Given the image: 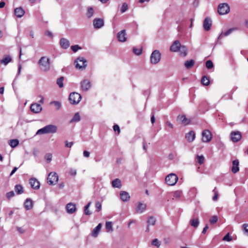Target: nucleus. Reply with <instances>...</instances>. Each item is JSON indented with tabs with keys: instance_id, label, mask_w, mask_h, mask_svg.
I'll list each match as a JSON object with an SVG mask.
<instances>
[{
	"instance_id": "69168bd1",
	"label": "nucleus",
	"mask_w": 248,
	"mask_h": 248,
	"mask_svg": "<svg viewBox=\"0 0 248 248\" xmlns=\"http://www.w3.org/2000/svg\"><path fill=\"white\" fill-rule=\"evenodd\" d=\"M83 155L86 157H88L90 156V153L88 151H84L83 152Z\"/></svg>"
},
{
	"instance_id": "c9c22d12",
	"label": "nucleus",
	"mask_w": 248,
	"mask_h": 248,
	"mask_svg": "<svg viewBox=\"0 0 248 248\" xmlns=\"http://www.w3.org/2000/svg\"><path fill=\"white\" fill-rule=\"evenodd\" d=\"M179 50L181 55L186 56L187 55V49L185 46H181Z\"/></svg>"
},
{
	"instance_id": "5701e85b",
	"label": "nucleus",
	"mask_w": 248,
	"mask_h": 248,
	"mask_svg": "<svg viewBox=\"0 0 248 248\" xmlns=\"http://www.w3.org/2000/svg\"><path fill=\"white\" fill-rule=\"evenodd\" d=\"M15 14L17 17H21L25 14V11L21 7L16 8L15 9Z\"/></svg>"
},
{
	"instance_id": "a19ab883",
	"label": "nucleus",
	"mask_w": 248,
	"mask_h": 248,
	"mask_svg": "<svg viewBox=\"0 0 248 248\" xmlns=\"http://www.w3.org/2000/svg\"><path fill=\"white\" fill-rule=\"evenodd\" d=\"M80 117L79 115V114L78 113H76L72 119L71 121V122H78L80 121Z\"/></svg>"
},
{
	"instance_id": "b1692460",
	"label": "nucleus",
	"mask_w": 248,
	"mask_h": 248,
	"mask_svg": "<svg viewBox=\"0 0 248 248\" xmlns=\"http://www.w3.org/2000/svg\"><path fill=\"white\" fill-rule=\"evenodd\" d=\"M121 199L123 202H127L130 199V196L128 192L122 191L120 194Z\"/></svg>"
},
{
	"instance_id": "0e129e2a",
	"label": "nucleus",
	"mask_w": 248,
	"mask_h": 248,
	"mask_svg": "<svg viewBox=\"0 0 248 248\" xmlns=\"http://www.w3.org/2000/svg\"><path fill=\"white\" fill-rule=\"evenodd\" d=\"M166 125L168 126L170 128H173V124L170 123V121H167L166 122Z\"/></svg>"
},
{
	"instance_id": "a211bd4d",
	"label": "nucleus",
	"mask_w": 248,
	"mask_h": 248,
	"mask_svg": "<svg viewBox=\"0 0 248 248\" xmlns=\"http://www.w3.org/2000/svg\"><path fill=\"white\" fill-rule=\"evenodd\" d=\"M181 45L178 41H175L172 44L170 47V50L172 52H177L179 51L181 47Z\"/></svg>"
},
{
	"instance_id": "1a4fd4ad",
	"label": "nucleus",
	"mask_w": 248,
	"mask_h": 248,
	"mask_svg": "<svg viewBox=\"0 0 248 248\" xmlns=\"http://www.w3.org/2000/svg\"><path fill=\"white\" fill-rule=\"evenodd\" d=\"M212 138L211 132L209 130H204L202 132V141L203 142H209Z\"/></svg>"
},
{
	"instance_id": "473e14b6",
	"label": "nucleus",
	"mask_w": 248,
	"mask_h": 248,
	"mask_svg": "<svg viewBox=\"0 0 248 248\" xmlns=\"http://www.w3.org/2000/svg\"><path fill=\"white\" fill-rule=\"evenodd\" d=\"M15 190L17 194H21L23 193V188L20 185H16L15 186Z\"/></svg>"
},
{
	"instance_id": "39448f33",
	"label": "nucleus",
	"mask_w": 248,
	"mask_h": 248,
	"mask_svg": "<svg viewBox=\"0 0 248 248\" xmlns=\"http://www.w3.org/2000/svg\"><path fill=\"white\" fill-rule=\"evenodd\" d=\"M230 8L228 4L222 3L219 4L218 6V13L220 15H226L229 13Z\"/></svg>"
},
{
	"instance_id": "58836bf2",
	"label": "nucleus",
	"mask_w": 248,
	"mask_h": 248,
	"mask_svg": "<svg viewBox=\"0 0 248 248\" xmlns=\"http://www.w3.org/2000/svg\"><path fill=\"white\" fill-rule=\"evenodd\" d=\"M155 223V219L153 217H149L147 221L148 226L150 225H154Z\"/></svg>"
},
{
	"instance_id": "5fc2aeb1",
	"label": "nucleus",
	"mask_w": 248,
	"mask_h": 248,
	"mask_svg": "<svg viewBox=\"0 0 248 248\" xmlns=\"http://www.w3.org/2000/svg\"><path fill=\"white\" fill-rule=\"evenodd\" d=\"M51 104H54L57 110L59 109L61 107V103L58 101H53L51 102Z\"/></svg>"
},
{
	"instance_id": "8fccbe9b",
	"label": "nucleus",
	"mask_w": 248,
	"mask_h": 248,
	"mask_svg": "<svg viewBox=\"0 0 248 248\" xmlns=\"http://www.w3.org/2000/svg\"><path fill=\"white\" fill-rule=\"evenodd\" d=\"M197 159H198V162L200 164H202L204 162V156L203 155H198L197 156Z\"/></svg>"
},
{
	"instance_id": "774afa93",
	"label": "nucleus",
	"mask_w": 248,
	"mask_h": 248,
	"mask_svg": "<svg viewBox=\"0 0 248 248\" xmlns=\"http://www.w3.org/2000/svg\"><path fill=\"white\" fill-rule=\"evenodd\" d=\"M84 212H85V214L87 215H90L91 214V212L89 210V209H86V208H85L84 209Z\"/></svg>"
},
{
	"instance_id": "f8f14e48",
	"label": "nucleus",
	"mask_w": 248,
	"mask_h": 248,
	"mask_svg": "<svg viewBox=\"0 0 248 248\" xmlns=\"http://www.w3.org/2000/svg\"><path fill=\"white\" fill-rule=\"evenodd\" d=\"M231 140L233 142L238 141L242 137L241 134L239 131H232L231 133Z\"/></svg>"
},
{
	"instance_id": "f03ea898",
	"label": "nucleus",
	"mask_w": 248,
	"mask_h": 248,
	"mask_svg": "<svg viewBox=\"0 0 248 248\" xmlns=\"http://www.w3.org/2000/svg\"><path fill=\"white\" fill-rule=\"evenodd\" d=\"M57 131V126L53 124H48L46 126L39 129L37 132V135H41L48 133H55Z\"/></svg>"
},
{
	"instance_id": "f257e3e1",
	"label": "nucleus",
	"mask_w": 248,
	"mask_h": 248,
	"mask_svg": "<svg viewBox=\"0 0 248 248\" xmlns=\"http://www.w3.org/2000/svg\"><path fill=\"white\" fill-rule=\"evenodd\" d=\"M40 69L44 72H47L50 69V62L49 58L42 57L38 62Z\"/></svg>"
},
{
	"instance_id": "72a5a7b5",
	"label": "nucleus",
	"mask_w": 248,
	"mask_h": 248,
	"mask_svg": "<svg viewBox=\"0 0 248 248\" xmlns=\"http://www.w3.org/2000/svg\"><path fill=\"white\" fill-rule=\"evenodd\" d=\"M19 144V141L18 140L14 139L11 140L9 141V144L12 148L16 147Z\"/></svg>"
},
{
	"instance_id": "de8ad7c7",
	"label": "nucleus",
	"mask_w": 248,
	"mask_h": 248,
	"mask_svg": "<svg viewBox=\"0 0 248 248\" xmlns=\"http://www.w3.org/2000/svg\"><path fill=\"white\" fill-rule=\"evenodd\" d=\"M224 241H231L232 240V237L230 235L229 233H228L225 236H224L222 239Z\"/></svg>"
},
{
	"instance_id": "423d86ee",
	"label": "nucleus",
	"mask_w": 248,
	"mask_h": 248,
	"mask_svg": "<svg viewBox=\"0 0 248 248\" xmlns=\"http://www.w3.org/2000/svg\"><path fill=\"white\" fill-rule=\"evenodd\" d=\"M178 180L177 176L174 173H170L165 178L166 183L168 185L171 186L175 185Z\"/></svg>"
},
{
	"instance_id": "4d7b16f0",
	"label": "nucleus",
	"mask_w": 248,
	"mask_h": 248,
	"mask_svg": "<svg viewBox=\"0 0 248 248\" xmlns=\"http://www.w3.org/2000/svg\"><path fill=\"white\" fill-rule=\"evenodd\" d=\"M71 49L75 52H77L78 49L81 48L78 45L72 46L71 47Z\"/></svg>"
},
{
	"instance_id": "49530a36",
	"label": "nucleus",
	"mask_w": 248,
	"mask_h": 248,
	"mask_svg": "<svg viewBox=\"0 0 248 248\" xmlns=\"http://www.w3.org/2000/svg\"><path fill=\"white\" fill-rule=\"evenodd\" d=\"M182 195V192L180 191H176L173 192V197L174 198L178 199Z\"/></svg>"
},
{
	"instance_id": "393cba45",
	"label": "nucleus",
	"mask_w": 248,
	"mask_h": 248,
	"mask_svg": "<svg viewBox=\"0 0 248 248\" xmlns=\"http://www.w3.org/2000/svg\"><path fill=\"white\" fill-rule=\"evenodd\" d=\"M195 138V133L193 131H189L186 135V139L188 142H192L194 140Z\"/></svg>"
},
{
	"instance_id": "6e6552de",
	"label": "nucleus",
	"mask_w": 248,
	"mask_h": 248,
	"mask_svg": "<svg viewBox=\"0 0 248 248\" xmlns=\"http://www.w3.org/2000/svg\"><path fill=\"white\" fill-rule=\"evenodd\" d=\"M59 177L55 172H51L47 177V183L50 185H55L58 181Z\"/></svg>"
},
{
	"instance_id": "ea45409f",
	"label": "nucleus",
	"mask_w": 248,
	"mask_h": 248,
	"mask_svg": "<svg viewBox=\"0 0 248 248\" xmlns=\"http://www.w3.org/2000/svg\"><path fill=\"white\" fill-rule=\"evenodd\" d=\"M63 80H64V78L63 77H61L57 79V83L60 88H62L63 87Z\"/></svg>"
},
{
	"instance_id": "c756f323",
	"label": "nucleus",
	"mask_w": 248,
	"mask_h": 248,
	"mask_svg": "<svg viewBox=\"0 0 248 248\" xmlns=\"http://www.w3.org/2000/svg\"><path fill=\"white\" fill-rule=\"evenodd\" d=\"M237 30V28H232L230 29H229L227 31L222 33L219 36V38H220L221 36L224 35L225 36H227L229 35H230L231 33H232L233 31H236Z\"/></svg>"
},
{
	"instance_id": "e2e57ef3",
	"label": "nucleus",
	"mask_w": 248,
	"mask_h": 248,
	"mask_svg": "<svg viewBox=\"0 0 248 248\" xmlns=\"http://www.w3.org/2000/svg\"><path fill=\"white\" fill-rule=\"evenodd\" d=\"M73 142H68V141H66V144H65V146L66 147H71L73 145Z\"/></svg>"
},
{
	"instance_id": "c03bdc74",
	"label": "nucleus",
	"mask_w": 248,
	"mask_h": 248,
	"mask_svg": "<svg viewBox=\"0 0 248 248\" xmlns=\"http://www.w3.org/2000/svg\"><path fill=\"white\" fill-rule=\"evenodd\" d=\"M218 220V217L217 216H213L210 219V222L211 224H215L217 222Z\"/></svg>"
},
{
	"instance_id": "338daca9",
	"label": "nucleus",
	"mask_w": 248,
	"mask_h": 248,
	"mask_svg": "<svg viewBox=\"0 0 248 248\" xmlns=\"http://www.w3.org/2000/svg\"><path fill=\"white\" fill-rule=\"evenodd\" d=\"M208 228H209L208 225H206V226H205V227L203 228V229L202 230V233L203 234H205L207 230L208 229Z\"/></svg>"
},
{
	"instance_id": "680f3d73",
	"label": "nucleus",
	"mask_w": 248,
	"mask_h": 248,
	"mask_svg": "<svg viewBox=\"0 0 248 248\" xmlns=\"http://www.w3.org/2000/svg\"><path fill=\"white\" fill-rule=\"evenodd\" d=\"M45 35L46 36H47L50 37V38H52L53 36L52 33L49 31H46L45 32Z\"/></svg>"
},
{
	"instance_id": "2eb2a0df",
	"label": "nucleus",
	"mask_w": 248,
	"mask_h": 248,
	"mask_svg": "<svg viewBox=\"0 0 248 248\" xmlns=\"http://www.w3.org/2000/svg\"><path fill=\"white\" fill-rule=\"evenodd\" d=\"M66 209L69 214H72L76 211V205L73 203L70 202L66 205Z\"/></svg>"
},
{
	"instance_id": "e433bc0d",
	"label": "nucleus",
	"mask_w": 248,
	"mask_h": 248,
	"mask_svg": "<svg viewBox=\"0 0 248 248\" xmlns=\"http://www.w3.org/2000/svg\"><path fill=\"white\" fill-rule=\"evenodd\" d=\"M94 14V10L93 8L90 7L88 9L86 15L88 18H91L93 16V15Z\"/></svg>"
},
{
	"instance_id": "3c124183",
	"label": "nucleus",
	"mask_w": 248,
	"mask_h": 248,
	"mask_svg": "<svg viewBox=\"0 0 248 248\" xmlns=\"http://www.w3.org/2000/svg\"><path fill=\"white\" fill-rule=\"evenodd\" d=\"M95 207L96 208V211L97 212H99L102 209V205L101 203L99 202H97L95 203Z\"/></svg>"
},
{
	"instance_id": "20e7f679",
	"label": "nucleus",
	"mask_w": 248,
	"mask_h": 248,
	"mask_svg": "<svg viewBox=\"0 0 248 248\" xmlns=\"http://www.w3.org/2000/svg\"><path fill=\"white\" fill-rule=\"evenodd\" d=\"M81 99V95L76 92L72 93L70 94L69 100L71 104L75 105L78 104L80 101Z\"/></svg>"
},
{
	"instance_id": "bb28decb",
	"label": "nucleus",
	"mask_w": 248,
	"mask_h": 248,
	"mask_svg": "<svg viewBox=\"0 0 248 248\" xmlns=\"http://www.w3.org/2000/svg\"><path fill=\"white\" fill-rule=\"evenodd\" d=\"M24 206L26 210H29L33 207L32 201L30 199H27L24 202Z\"/></svg>"
},
{
	"instance_id": "13d9d810",
	"label": "nucleus",
	"mask_w": 248,
	"mask_h": 248,
	"mask_svg": "<svg viewBox=\"0 0 248 248\" xmlns=\"http://www.w3.org/2000/svg\"><path fill=\"white\" fill-rule=\"evenodd\" d=\"M242 227L243 228L245 233L248 234V224H244L242 225Z\"/></svg>"
},
{
	"instance_id": "4468645a",
	"label": "nucleus",
	"mask_w": 248,
	"mask_h": 248,
	"mask_svg": "<svg viewBox=\"0 0 248 248\" xmlns=\"http://www.w3.org/2000/svg\"><path fill=\"white\" fill-rule=\"evenodd\" d=\"M80 85L81 89L83 91H87L91 87L90 82L87 79H85L82 81L80 83Z\"/></svg>"
},
{
	"instance_id": "6ab92c4d",
	"label": "nucleus",
	"mask_w": 248,
	"mask_h": 248,
	"mask_svg": "<svg viewBox=\"0 0 248 248\" xmlns=\"http://www.w3.org/2000/svg\"><path fill=\"white\" fill-rule=\"evenodd\" d=\"M146 208V204L140 202L138 203V206L136 208V211L137 213H142L143 212Z\"/></svg>"
},
{
	"instance_id": "7ed1b4c3",
	"label": "nucleus",
	"mask_w": 248,
	"mask_h": 248,
	"mask_svg": "<svg viewBox=\"0 0 248 248\" xmlns=\"http://www.w3.org/2000/svg\"><path fill=\"white\" fill-rule=\"evenodd\" d=\"M161 58V54L159 50H154L151 55L150 62L153 64H156L159 62Z\"/></svg>"
},
{
	"instance_id": "dca6fc26",
	"label": "nucleus",
	"mask_w": 248,
	"mask_h": 248,
	"mask_svg": "<svg viewBox=\"0 0 248 248\" xmlns=\"http://www.w3.org/2000/svg\"><path fill=\"white\" fill-rule=\"evenodd\" d=\"M203 26L205 31H209L212 26V21L211 19L208 17L205 18L203 21Z\"/></svg>"
},
{
	"instance_id": "9d476101",
	"label": "nucleus",
	"mask_w": 248,
	"mask_h": 248,
	"mask_svg": "<svg viewBox=\"0 0 248 248\" xmlns=\"http://www.w3.org/2000/svg\"><path fill=\"white\" fill-rule=\"evenodd\" d=\"M104 25V21L102 18H96L93 20V27L96 29H99Z\"/></svg>"
},
{
	"instance_id": "aec40b11",
	"label": "nucleus",
	"mask_w": 248,
	"mask_h": 248,
	"mask_svg": "<svg viewBox=\"0 0 248 248\" xmlns=\"http://www.w3.org/2000/svg\"><path fill=\"white\" fill-rule=\"evenodd\" d=\"M232 171L233 173H235L237 172L239 170V161L238 160H234L232 162Z\"/></svg>"
},
{
	"instance_id": "c85d7f7f",
	"label": "nucleus",
	"mask_w": 248,
	"mask_h": 248,
	"mask_svg": "<svg viewBox=\"0 0 248 248\" xmlns=\"http://www.w3.org/2000/svg\"><path fill=\"white\" fill-rule=\"evenodd\" d=\"M190 225L195 227L197 228L199 226V220L198 218L197 217H193L190 220Z\"/></svg>"
},
{
	"instance_id": "603ef678",
	"label": "nucleus",
	"mask_w": 248,
	"mask_h": 248,
	"mask_svg": "<svg viewBox=\"0 0 248 248\" xmlns=\"http://www.w3.org/2000/svg\"><path fill=\"white\" fill-rule=\"evenodd\" d=\"M52 155L51 154H47L46 155L45 158L46 160L48 162H50L52 160Z\"/></svg>"
},
{
	"instance_id": "a18cd8bd",
	"label": "nucleus",
	"mask_w": 248,
	"mask_h": 248,
	"mask_svg": "<svg viewBox=\"0 0 248 248\" xmlns=\"http://www.w3.org/2000/svg\"><path fill=\"white\" fill-rule=\"evenodd\" d=\"M152 245L153 246H156L157 248H158L160 246V243L157 239H155L152 241Z\"/></svg>"
},
{
	"instance_id": "864d4df0",
	"label": "nucleus",
	"mask_w": 248,
	"mask_h": 248,
	"mask_svg": "<svg viewBox=\"0 0 248 248\" xmlns=\"http://www.w3.org/2000/svg\"><path fill=\"white\" fill-rule=\"evenodd\" d=\"M216 188H215L213 190V192L214 193V196L213 197V200L214 201H216L218 199V193L217 192L216 190Z\"/></svg>"
},
{
	"instance_id": "6e6d98bb",
	"label": "nucleus",
	"mask_w": 248,
	"mask_h": 248,
	"mask_svg": "<svg viewBox=\"0 0 248 248\" xmlns=\"http://www.w3.org/2000/svg\"><path fill=\"white\" fill-rule=\"evenodd\" d=\"M15 196V193L13 191H10L6 193V197L8 199H10L11 198Z\"/></svg>"
},
{
	"instance_id": "4be33fe9",
	"label": "nucleus",
	"mask_w": 248,
	"mask_h": 248,
	"mask_svg": "<svg viewBox=\"0 0 248 248\" xmlns=\"http://www.w3.org/2000/svg\"><path fill=\"white\" fill-rule=\"evenodd\" d=\"M102 227V224L99 223L98 225L93 229L92 232V235L94 237H96L98 235Z\"/></svg>"
},
{
	"instance_id": "4c0bfd02",
	"label": "nucleus",
	"mask_w": 248,
	"mask_h": 248,
	"mask_svg": "<svg viewBox=\"0 0 248 248\" xmlns=\"http://www.w3.org/2000/svg\"><path fill=\"white\" fill-rule=\"evenodd\" d=\"M202 83L203 85L207 86L209 84L210 81L207 77L204 76L202 79Z\"/></svg>"
},
{
	"instance_id": "0eeeda50",
	"label": "nucleus",
	"mask_w": 248,
	"mask_h": 248,
	"mask_svg": "<svg viewBox=\"0 0 248 248\" xmlns=\"http://www.w3.org/2000/svg\"><path fill=\"white\" fill-rule=\"evenodd\" d=\"M75 64L77 68L83 70L87 66V61L83 57H79L75 61Z\"/></svg>"
},
{
	"instance_id": "7c9ffc66",
	"label": "nucleus",
	"mask_w": 248,
	"mask_h": 248,
	"mask_svg": "<svg viewBox=\"0 0 248 248\" xmlns=\"http://www.w3.org/2000/svg\"><path fill=\"white\" fill-rule=\"evenodd\" d=\"M194 60H190L186 61L184 64L186 69H190L194 65Z\"/></svg>"
},
{
	"instance_id": "f704fd0d",
	"label": "nucleus",
	"mask_w": 248,
	"mask_h": 248,
	"mask_svg": "<svg viewBox=\"0 0 248 248\" xmlns=\"http://www.w3.org/2000/svg\"><path fill=\"white\" fill-rule=\"evenodd\" d=\"M106 228L108 232H111L113 231L112 223L110 221H107L106 223Z\"/></svg>"
},
{
	"instance_id": "bf43d9fd",
	"label": "nucleus",
	"mask_w": 248,
	"mask_h": 248,
	"mask_svg": "<svg viewBox=\"0 0 248 248\" xmlns=\"http://www.w3.org/2000/svg\"><path fill=\"white\" fill-rule=\"evenodd\" d=\"M113 130L115 131H118V134L120 132V129L119 125L115 124L113 126Z\"/></svg>"
},
{
	"instance_id": "79ce46f5",
	"label": "nucleus",
	"mask_w": 248,
	"mask_h": 248,
	"mask_svg": "<svg viewBox=\"0 0 248 248\" xmlns=\"http://www.w3.org/2000/svg\"><path fill=\"white\" fill-rule=\"evenodd\" d=\"M128 9V5L126 3L124 2L123 3L121 8V11L122 13H124L127 11Z\"/></svg>"
},
{
	"instance_id": "412c9836",
	"label": "nucleus",
	"mask_w": 248,
	"mask_h": 248,
	"mask_svg": "<svg viewBox=\"0 0 248 248\" xmlns=\"http://www.w3.org/2000/svg\"><path fill=\"white\" fill-rule=\"evenodd\" d=\"M177 121L185 124V125H186L187 124H188L189 123V120H188L186 117L185 115H179L178 117H177Z\"/></svg>"
},
{
	"instance_id": "a878e982",
	"label": "nucleus",
	"mask_w": 248,
	"mask_h": 248,
	"mask_svg": "<svg viewBox=\"0 0 248 248\" xmlns=\"http://www.w3.org/2000/svg\"><path fill=\"white\" fill-rule=\"evenodd\" d=\"M60 44L62 47L64 49L67 48L70 46L69 41L65 38H62L61 39Z\"/></svg>"
},
{
	"instance_id": "37998d69",
	"label": "nucleus",
	"mask_w": 248,
	"mask_h": 248,
	"mask_svg": "<svg viewBox=\"0 0 248 248\" xmlns=\"http://www.w3.org/2000/svg\"><path fill=\"white\" fill-rule=\"evenodd\" d=\"M133 52L137 55H140L142 53V49L141 48H137L136 47L133 48Z\"/></svg>"
},
{
	"instance_id": "ddd939ff",
	"label": "nucleus",
	"mask_w": 248,
	"mask_h": 248,
	"mask_svg": "<svg viewBox=\"0 0 248 248\" xmlns=\"http://www.w3.org/2000/svg\"><path fill=\"white\" fill-rule=\"evenodd\" d=\"M30 108L31 111L35 113L40 112L42 109V108L41 105L38 103H34L31 104Z\"/></svg>"
},
{
	"instance_id": "2f4dec72",
	"label": "nucleus",
	"mask_w": 248,
	"mask_h": 248,
	"mask_svg": "<svg viewBox=\"0 0 248 248\" xmlns=\"http://www.w3.org/2000/svg\"><path fill=\"white\" fill-rule=\"evenodd\" d=\"M112 185L114 187L120 188L121 182L119 179H115L112 182Z\"/></svg>"
},
{
	"instance_id": "052dcab7",
	"label": "nucleus",
	"mask_w": 248,
	"mask_h": 248,
	"mask_svg": "<svg viewBox=\"0 0 248 248\" xmlns=\"http://www.w3.org/2000/svg\"><path fill=\"white\" fill-rule=\"evenodd\" d=\"M69 172L71 175H73V176L77 174L76 170L75 169H72L70 170Z\"/></svg>"
},
{
	"instance_id": "09e8293b",
	"label": "nucleus",
	"mask_w": 248,
	"mask_h": 248,
	"mask_svg": "<svg viewBox=\"0 0 248 248\" xmlns=\"http://www.w3.org/2000/svg\"><path fill=\"white\" fill-rule=\"evenodd\" d=\"M213 63L210 60L207 61L206 62V66L208 69H211L213 67Z\"/></svg>"
},
{
	"instance_id": "cd10ccee",
	"label": "nucleus",
	"mask_w": 248,
	"mask_h": 248,
	"mask_svg": "<svg viewBox=\"0 0 248 248\" xmlns=\"http://www.w3.org/2000/svg\"><path fill=\"white\" fill-rule=\"evenodd\" d=\"M12 61V58L10 56L7 55L5 56L4 58L0 60V62L1 64H3L5 65H6L8 63H9Z\"/></svg>"
},
{
	"instance_id": "9b49d317",
	"label": "nucleus",
	"mask_w": 248,
	"mask_h": 248,
	"mask_svg": "<svg viewBox=\"0 0 248 248\" xmlns=\"http://www.w3.org/2000/svg\"><path fill=\"white\" fill-rule=\"evenodd\" d=\"M118 41L120 42H125L127 40V34L125 30H122L118 32L117 35Z\"/></svg>"
},
{
	"instance_id": "f3484780",
	"label": "nucleus",
	"mask_w": 248,
	"mask_h": 248,
	"mask_svg": "<svg viewBox=\"0 0 248 248\" xmlns=\"http://www.w3.org/2000/svg\"><path fill=\"white\" fill-rule=\"evenodd\" d=\"M30 184L33 189H38L40 188V182L35 178H31L30 179Z\"/></svg>"
}]
</instances>
